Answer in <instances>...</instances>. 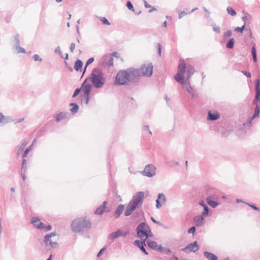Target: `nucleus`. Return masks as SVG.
I'll use <instances>...</instances> for the list:
<instances>
[{"instance_id":"obj_1","label":"nucleus","mask_w":260,"mask_h":260,"mask_svg":"<svg viewBox=\"0 0 260 260\" xmlns=\"http://www.w3.org/2000/svg\"><path fill=\"white\" fill-rule=\"evenodd\" d=\"M153 73V65L151 63L143 64L140 69L133 67L126 70H120L116 74L114 80L115 85H138L140 78L142 76L150 77Z\"/></svg>"},{"instance_id":"obj_2","label":"nucleus","mask_w":260,"mask_h":260,"mask_svg":"<svg viewBox=\"0 0 260 260\" xmlns=\"http://www.w3.org/2000/svg\"><path fill=\"white\" fill-rule=\"evenodd\" d=\"M195 70L190 64H187L182 59L178 66L177 73L174 76V79L181 85H186V89L192 98L198 96L196 90L190 85L189 79L194 74Z\"/></svg>"},{"instance_id":"obj_3","label":"nucleus","mask_w":260,"mask_h":260,"mask_svg":"<svg viewBox=\"0 0 260 260\" xmlns=\"http://www.w3.org/2000/svg\"><path fill=\"white\" fill-rule=\"evenodd\" d=\"M91 225L90 219L86 217H81L73 220L71 224V228L75 233L87 232L90 230Z\"/></svg>"},{"instance_id":"obj_4","label":"nucleus","mask_w":260,"mask_h":260,"mask_svg":"<svg viewBox=\"0 0 260 260\" xmlns=\"http://www.w3.org/2000/svg\"><path fill=\"white\" fill-rule=\"evenodd\" d=\"M88 80L92 83V86L96 88L102 87L105 84L106 79L103 72L98 68H94L92 71Z\"/></svg>"},{"instance_id":"obj_5","label":"nucleus","mask_w":260,"mask_h":260,"mask_svg":"<svg viewBox=\"0 0 260 260\" xmlns=\"http://www.w3.org/2000/svg\"><path fill=\"white\" fill-rule=\"evenodd\" d=\"M92 88V85L91 84L88 83V85L86 86L83 91V94H81L80 97L81 98V102L85 101V104L87 105L90 100V94Z\"/></svg>"},{"instance_id":"obj_6","label":"nucleus","mask_w":260,"mask_h":260,"mask_svg":"<svg viewBox=\"0 0 260 260\" xmlns=\"http://www.w3.org/2000/svg\"><path fill=\"white\" fill-rule=\"evenodd\" d=\"M144 198V192L143 191H138L133 196L132 200L130 201L133 205L138 207L141 206L143 204V200Z\"/></svg>"},{"instance_id":"obj_7","label":"nucleus","mask_w":260,"mask_h":260,"mask_svg":"<svg viewBox=\"0 0 260 260\" xmlns=\"http://www.w3.org/2000/svg\"><path fill=\"white\" fill-rule=\"evenodd\" d=\"M148 226V224L145 222L139 223L136 230L137 237L143 240V238L145 237L144 233L147 230Z\"/></svg>"},{"instance_id":"obj_8","label":"nucleus","mask_w":260,"mask_h":260,"mask_svg":"<svg viewBox=\"0 0 260 260\" xmlns=\"http://www.w3.org/2000/svg\"><path fill=\"white\" fill-rule=\"evenodd\" d=\"M260 101V80L256 79L255 81V97L252 101V104L258 105V103Z\"/></svg>"},{"instance_id":"obj_9","label":"nucleus","mask_w":260,"mask_h":260,"mask_svg":"<svg viewBox=\"0 0 260 260\" xmlns=\"http://www.w3.org/2000/svg\"><path fill=\"white\" fill-rule=\"evenodd\" d=\"M155 168L151 164L146 166L142 174L148 177H152L155 174Z\"/></svg>"},{"instance_id":"obj_10","label":"nucleus","mask_w":260,"mask_h":260,"mask_svg":"<svg viewBox=\"0 0 260 260\" xmlns=\"http://www.w3.org/2000/svg\"><path fill=\"white\" fill-rule=\"evenodd\" d=\"M199 249V245L197 241H195L191 243L187 244L184 248L182 249V250L186 253H188V250L189 252H196Z\"/></svg>"},{"instance_id":"obj_11","label":"nucleus","mask_w":260,"mask_h":260,"mask_svg":"<svg viewBox=\"0 0 260 260\" xmlns=\"http://www.w3.org/2000/svg\"><path fill=\"white\" fill-rule=\"evenodd\" d=\"M145 241H146V238H145V239L143 238V240H136L134 241V244H135V245H136V246L139 247L140 248V249L141 250V251L142 252H143L145 255H148V252L147 251V250H146V249L145 248V246H146Z\"/></svg>"},{"instance_id":"obj_12","label":"nucleus","mask_w":260,"mask_h":260,"mask_svg":"<svg viewBox=\"0 0 260 260\" xmlns=\"http://www.w3.org/2000/svg\"><path fill=\"white\" fill-rule=\"evenodd\" d=\"M220 117V115L217 111H208L207 115V120L209 121H215L218 120Z\"/></svg>"},{"instance_id":"obj_13","label":"nucleus","mask_w":260,"mask_h":260,"mask_svg":"<svg viewBox=\"0 0 260 260\" xmlns=\"http://www.w3.org/2000/svg\"><path fill=\"white\" fill-rule=\"evenodd\" d=\"M28 141L26 140H22L20 144H18L15 148L16 155L18 157L20 155L21 153L23 151L25 147L28 144Z\"/></svg>"},{"instance_id":"obj_14","label":"nucleus","mask_w":260,"mask_h":260,"mask_svg":"<svg viewBox=\"0 0 260 260\" xmlns=\"http://www.w3.org/2000/svg\"><path fill=\"white\" fill-rule=\"evenodd\" d=\"M31 223L34 226L38 229L42 230L44 226V224L41 222L38 217H33L31 220Z\"/></svg>"},{"instance_id":"obj_15","label":"nucleus","mask_w":260,"mask_h":260,"mask_svg":"<svg viewBox=\"0 0 260 260\" xmlns=\"http://www.w3.org/2000/svg\"><path fill=\"white\" fill-rule=\"evenodd\" d=\"M216 198V197L214 194L212 196H209L207 197L206 198L207 204L213 208L217 207L219 205V203L218 202L213 201V199H215Z\"/></svg>"},{"instance_id":"obj_16","label":"nucleus","mask_w":260,"mask_h":260,"mask_svg":"<svg viewBox=\"0 0 260 260\" xmlns=\"http://www.w3.org/2000/svg\"><path fill=\"white\" fill-rule=\"evenodd\" d=\"M88 80V78H86L85 80L83 81L82 84H81V86L80 88H76L74 93L72 95V98H75L76 97L80 92L81 91L83 92L84 89L85 88L86 86L88 85V83H87V81Z\"/></svg>"},{"instance_id":"obj_17","label":"nucleus","mask_w":260,"mask_h":260,"mask_svg":"<svg viewBox=\"0 0 260 260\" xmlns=\"http://www.w3.org/2000/svg\"><path fill=\"white\" fill-rule=\"evenodd\" d=\"M107 201L103 202L102 204L100 205L94 211V214L96 215H103L106 211V205Z\"/></svg>"},{"instance_id":"obj_18","label":"nucleus","mask_w":260,"mask_h":260,"mask_svg":"<svg viewBox=\"0 0 260 260\" xmlns=\"http://www.w3.org/2000/svg\"><path fill=\"white\" fill-rule=\"evenodd\" d=\"M137 207L133 205L132 203L130 202L127 204L126 209L124 211V216H128L132 214V213L135 211V210L136 209Z\"/></svg>"},{"instance_id":"obj_19","label":"nucleus","mask_w":260,"mask_h":260,"mask_svg":"<svg viewBox=\"0 0 260 260\" xmlns=\"http://www.w3.org/2000/svg\"><path fill=\"white\" fill-rule=\"evenodd\" d=\"M161 200L163 202H166L167 201V199L166 196L163 193H159L157 196V198L156 200V208L157 209H159L162 206V204L160 203V200Z\"/></svg>"},{"instance_id":"obj_20","label":"nucleus","mask_w":260,"mask_h":260,"mask_svg":"<svg viewBox=\"0 0 260 260\" xmlns=\"http://www.w3.org/2000/svg\"><path fill=\"white\" fill-rule=\"evenodd\" d=\"M102 64L104 66L112 67L113 65V59L112 56L106 55L103 57Z\"/></svg>"},{"instance_id":"obj_21","label":"nucleus","mask_w":260,"mask_h":260,"mask_svg":"<svg viewBox=\"0 0 260 260\" xmlns=\"http://www.w3.org/2000/svg\"><path fill=\"white\" fill-rule=\"evenodd\" d=\"M193 221L196 223L197 226H202L205 222V217H204L202 215L196 216L193 218Z\"/></svg>"},{"instance_id":"obj_22","label":"nucleus","mask_w":260,"mask_h":260,"mask_svg":"<svg viewBox=\"0 0 260 260\" xmlns=\"http://www.w3.org/2000/svg\"><path fill=\"white\" fill-rule=\"evenodd\" d=\"M124 208V205L122 204L119 205L114 212V216L115 218H118L122 214Z\"/></svg>"},{"instance_id":"obj_23","label":"nucleus","mask_w":260,"mask_h":260,"mask_svg":"<svg viewBox=\"0 0 260 260\" xmlns=\"http://www.w3.org/2000/svg\"><path fill=\"white\" fill-rule=\"evenodd\" d=\"M204 255L209 260H218V257L215 254L207 251L204 252Z\"/></svg>"},{"instance_id":"obj_24","label":"nucleus","mask_w":260,"mask_h":260,"mask_svg":"<svg viewBox=\"0 0 260 260\" xmlns=\"http://www.w3.org/2000/svg\"><path fill=\"white\" fill-rule=\"evenodd\" d=\"M83 63L80 59H78L76 60L74 64V69L77 71H80L82 68Z\"/></svg>"},{"instance_id":"obj_25","label":"nucleus","mask_w":260,"mask_h":260,"mask_svg":"<svg viewBox=\"0 0 260 260\" xmlns=\"http://www.w3.org/2000/svg\"><path fill=\"white\" fill-rule=\"evenodd\" d=\"M251 54H252V56L253 61L254 62H256L257 61V58L256 45L254 43L251 47Z\"/></svg>"},{"instance_id":"obj_26","label":"nucleus","mask_w":260,"mask_h":260,"mask_svg":"<svg viewBox=\"0 0 260 260\" xmlns=\"http://www.w3.org/2000/svg\"><path fill=\"white\" fill-rule=\"evenodd\" d=\"M70 106L72 107V108L70 109L72 114H75L78 111L79 106L77 103H71L70 104Z\"/></svg>"},{"instance_id":"obj_27","label":"nucleus","mask_w":260,"mask_h":260,"mask_svg":"<svg viewBox=\"0 0 260 260\" xmlns=\"http://www.w3.org/2000/svg\"><path fill=\"white\" fill-rule=\"evenodd\" d=\"M147 245L149 248L153 250H155L157 244L156 242L149 239L147 240Z\"/></svg>"},{"instance_id":"obj_28","label":"nucleus","mask_w":260,"mask_h":260,"mask_svg":"<svg viewBox=\"0 0 260 260\" xmlns=\"http://www.w3.org/2000/svg\"><path fill=\"white\" fill-rule=\"evenodd\" d=\"M259 113H260V107H259V105H256V106H255V109L254 110V113H253L252 116H251V119H253L256 117H258L259 116Z\"/></svg>"},{"instance_id":"obj_29","label":"nucleus","mask_w":260,"mask_h":260,"mask_svg":"<svg viewBox=\"0 0 260 260\" xmlns=\"http://www.w3.org/2000/svg\"><path fill=\"white\" fill-rule=\"evenodd\" d=\"M36 140L35 139L32 142V144L30 145L29 147H28L23 152V153L22 154V158H25L27 157L28 153L29 152V151L31 150L32 149V145L34 144V143H35Z\"/></svg>"},{"instance_id":"obj_30","label":"nucleus","mask_w":260,"mask_h":260,"mask_svg":"<svg viewBox=\"0 0 260 260\" xmlns=\"http://www.w3.org/2000/svg\"><path fill=\"white\" fill-rule=\"evenodd\" d=\"M66 117V114L62 112H59L58 114H56L55 116V120L57 122H59L62 119H63Z\"/></svg>"},{"instance_id":"obj_31","label":"nucleus","mask_w":260,"mask_h":260,"mask_svg":"<svg viewBox=\"0 0 260 260\" xmlns=\"http://www.w3.org/2000/svg\"><path fill=\"white\" fill-rule=\"evenodd\" d=\"M235 39L234 38H231L226 43V47L228 49H233L234 47Z\"/></svg>"},{"instance_id":"obj_32","label":"nucleus","mask_w":260,"mask_h":260,"mask_svg":"<svg viewBox=\"0 0 260 260\" xmlns=\"http://www.w3.org/2000/svg\"><path fill=\"white\" fill-rule=\"evenodd\" d=\"M94 60V57H90L86 61V63H85V68H84V71H83V74H82V76H83L84 74L86 72V68L91 63H92Z\"/></svg>"},{"instance_id":"obj_33","label":"nucleus","mask_w":260,"mask_h":260,"mask_svg":"<svg viewBox=\"0 0 260 260\" xmlns=\"http://www.w3.org/2000/svg\"><path fill=\"white\" fill-rule=\"evenodd\" d=\"M144 234H145V237H146L145 238L146 239L147 238L152 237L153 236V234L151 232V229L149 226H148L147 230L145 231V232L144 233Z\"/></svg>"},{"instance_id":"obj_34","label":"nucleus","mask_w":260,"mask_h":260,"mask_svg":"<svg viewBox=\"0 0 260 260\" xmlns=\"http://www.w3.org/2000/svg\"><path fill=\"white\" fill-rule=\"evenodd\" d=\"M226 11L228 13L232 16H235L237 14L236 11L231 7H228Z\"/></svg>"},{"instance_id":"obj_35","label":"nucleus","mask_w":260,"mask_h":260,"mask_svg":"<svg viewBox=\"0 0 260 260\" xmlns=\"http://www.w3.org/2000/svg\"><path fill=\"white\" fill-rule=\"evenodd\" d=\"M99 19L104 25H110L111 24L109 20L105 17H100Z\"/></svg>"},{"instance_id":"obj_36","label":"nucleus","mask_w":260,"mask_h":260,"mask_svg":"<svg viewBox=\"0 0 260 260\" xmlns=\"http://www.w3.org/2000/svg\"><path fill=\"white\" fill-rule=\"evenodd\" d=\"M27 169V165H26V160L24 158L22 159V164H21V171L24 172H26Z\"/></svg>"},{"instance_id":"obj_37","label":"nucleus","mask_w":260,"mask_h":260,"mask_svg":"<svg viewBox=\"0 0 260 260\" xmlns=\"http://www.w3.org/2000/svg\"><path fill=\"white\" fill-rule=\"evenodd\" d=\"M210 209L208 206H206L204 208L203 211L201 213V215L204 217H206L208 216L209 213Z\"/></svg>"},{"instance_id":"obj_38","label":"nucleus","mask_w":260,"mask_h":260,"mask_svg":"<svg viewBox=\"0 0 260 260\" xmlns=\"http://www.w3.org/2000/svg\"><path fill=\"white\" fill-rule=\"evenodd\" d=\"M14 37V40L15 41V47H18L20 44V41H19V35L18 34H16Z\"/></svg>"},{"instance_id":"obj_39","label":"nucleus","mask_w":260,"mask_h":260,"mask_svg":"<svg viewBox=\"0 0 260 260\" xmlns=\"http://www.w3.org/2000/svg\"><path fill=\"white\" fill-rule=\"evenodd\" d=\"M9 117L6 118V117L2 113H0V122H4L5 123H8V120L7 119Z\"/></svg>"},{"instance_id":"obj_40","label":"nucleus","mask_w":260,"mask_h":260,"mask_svg":"<svg viewBox=\"0 0 260 260\" xmlns=\"http://www.w3.org/2000/svg\"><path fill=\"white\" fill-rule=\"evenodd\" d=\"M50 239H51L50 237H49V236L48 234H46L45 236L44 242L46 246H48L49 242H50V240H51Z\"/></svg>"},{"instance_id":"obj_41","label":"nucleus","mask_w":260,"mask_h":260,"mask_svg":"<svg viewBox=\"0 0 260 260\" xmlns=\"http://www.w3.org/2000/svg\"><path fill=\"white\" fill-rule=\"evenodd\" d=\"M126 6L129 10L134 11L135 9L134 8V6L132 3L130 1H127Z\"/></svg>"},{"instance_id":"obj_42","label":"nucleus","mask_w":260,"mask_h":260,"mask_svg":"<svg viewBox=\"0 0 260 260\" xmlns=\"http://www.w3.org/2000/svg\"><path fill=\"white\" fill-rule=\"evenodd\" d=\"M118 238V236L116 234V232H112L109 235V238L112 240H114L116 238Z\"/></svg>"},{"instance_id":"obj_43","label":"nucleus","mask_w":260,"mask_h":260,"mask_svg":"<svg viewBox=\"0 0 260 260\" xmlns=\"http://www.w3.org/2000/svg\"><path fill=\"white\" fill-rule=\"evenodd\" d=\"M15 49L18 53H25V49L24 48L21 47L20 45L18 47H16Z\"/></svg>"},{"instance_id":"obj_44","label":"nucleus","mask_w":260,"mask_h":260,"mask_svg":"<svg viewBox=\"0 0 260 260\" xmlns=\"http://www.w3.org/2000/svg\"><path fill=\"white\" fill-rule=\"evenodd\" d=\"M245 203L248 206H249L252 209H253V210H256V211H258L259 210V209L257 206H256L255 205L252 204H250V203Z\"/></svg>"},{"instance_id":"obj_45","label":"nucleus","mask_w":260,"mask_h":260,"mask_svg":"<svg viewBox=\"0 0 260 260\" xmlns=\"http://www.w3.org/2000/svg\"><path fill=\"white\" fill-rule=\"evenodd\" d=\"M196 226H192L190 227L189 229H188V230H187V233L188 234H192L193 235H194V233L196 232Z\"/></svg>"},{"instance_id":"obj_46","label":"nucleus","mask_w":260,"mask_h":260,"mask_svg":"<svg viewBox=\"0 0 260 260\" xmlns=\"http://www.w3.org/2000/svg\"><path fill=\"white\" fill-rule=\"evenodd\" d=\"M54 52H55V53H58L60 55V56H61V57L63 58V55L62 54V52L60 50V48L59 46H57L55 48V49L54 50Z\"/></svg>"},{"instance_id":"obj_47","label":"nucleus","mask_w":260,"mask_h":260,"mask_svg":"<svg viewBox=\"0 0 260 260\" xmlns=\"http://www.w3.org/2000/svg\"><path fill=\"white\" fill-rule=\"evenodd\" d=\"M156 48L157 49L158 54L159 56H161V45L160 43H157L156 45Z\"/></svg>"},{"instance_id":"obj_48","label":"nucleus","mask_w":260,"mask_h":260,"mask_svg":"<svg viewBox=\"0 0 260 260\" xmlns=\"http://www.w3.org/2000/svg\"><path fill=\"white\" fill-rule=\"evenodd\" d=\"M241 73L245 76H246L247 78H251V74L249 72H247V71L243 70L241 71Z\"/></svg>"},{"instance_id":"obj_49","label":"nucleus","mask_w":260,"mask_h":260,"mask_svg":"<svg viewBox=\"0 0 260 260\" xmlns=\"http://www.w3.org/2000/svg\"><path fill=\"white\" fill-rule=\"evenodd\" d=\"M242 19L244 21V23H245L247 20L250 21L251 20V16L250 15L244 16L242 17Z\"/></svg>"},{"instance_id":"obj_50","label":"nucleus","mask_w":260,"mask_h":260,"mask_svg":"<svg viewBox=\"0 0 260 260\" xmlns=\"http://www.w3.org/2000/svg\"><path fill=\"white\" fill-rule=\"evenodd\" d=\"M58 245L57 242H52L51 240L49 242L48 246H50L52 248H55Z\"/></svg>"},{"instance_id":"obj_51","label":"nucleus","mask_w":260,"mask_h":260,"mask_svg":"<svg viewBox=\"0 0 260 260\" xmlns=\"http://www.w3.org/2000/svg\"><path fill=\"white\" fill-rule=\"evenodd\" d=\"M164 247H163L161 245H157V247L155 249V250L157 251H159L161 253H164V252L163 251L164 250Z\"/></svg>"},{"instance_id":"obj_52","label":"nucleus","mask_w":260,"mask_h":260,"mask_svg":"<svg viewBox=\"0 0 260 260\" xmlns=\"http://www.w3.org/2000/svg\"><path fill=\"white\" fill-rule=\"evenodd\" d=\"M32 58L35 61H39L40 62H41L43 60L42 58H40L39 55L38 54H35L33 56Z\"/></svg>"},{"instance_id":"obj_53","label":"nucleus","mask_w":260,"mask_h":260,"mask_svg":"<svg viewBox=\"0 0 260 260\" xmlns=\"http://www.w3.org/2000/svg\"><path fill=\"white\" fill-rule=\"evenodd\" d=\"M106 248L105 247H104L102 249H101L96 255L97 257H100V256L102 255L103 253L106 250Z\"/></svg>"},{"instance_id":"obj_54","label":"nucleus","mask_w":260,"mask_h":260,"mask_svg":"<svg viewBox=\"0 0 260 260\" xmlns=\"http://www.w3.org/2000/svg\"><path fill=\"white\" fill-rule=\"evenodd\" d=\"M248 26H249V25L247 24L246 22H245V23H244L243 25L241 27H240V28H241L242 31L243 32V31L244 30L248 29Z\"/></svg>"},{"instance_id":"obj_55","label":"nucleus","mask_w":260,"mask_h":260,"mask_svg":"<svg viewBox=\"0 0 260 260\" xmlns=\"http://www.w3.org/2000/svg\"><path fill=\"white\" fill-rule=\"evenodd\" d=\"M213 30L215 31L218 34L220 33V28L219 26H213Z\"/></svg>"},{"instance_id":"obj_56","label":"nucleus","mask_w":260,"mask_h":260,"mask_svg":"<svg viewBox=\"0 0 260 260\" xmlns=\"http://www.w3.org/2000/svg\"><path fill=\"white\" fill-rule=\"evenodd\" d=\"M223 34L228 38H230L232 35V30H228L226 31L223 32Z\"/></svg>"},{"instance_id":"obj_57","label":"nucleus","mask_w":260,"mask_h":260,"mask_svg":"<svg viewBox=\"0 0 260 260\" xmlns=\"http://www.w3.org/2000/svg\"><path fill=\"white\" fill-rule=\"evenodd\" d=\"M163 251L164 252L163 253H165L168 255L172 253L171 250L170 248H168L166 247H164Z\"/></svg>"},{"instance_id":"obj_58","label":"nucleus","mask_w":260,"mask_h":260,"mask_svg":"<svg viewBox=\"0 0 260 260\" xmlns=\"http://www.w3.org/2000/svg\"><path fill=\"white\" fill-rule=\"evenodd\" d=\"M43 229L45 230V231H50L52 229V226L50 224L48 225H44V226L43 228Z\"/></svg>"},{"instance_id":"obj_59","label":"nucleus","mask_w":260,"mask_h":260,"mask_svg":"<svg viewBox=\"0 0 260 260\" xmlns=\"http://www.w3.org/2000/svg\"><path fill=\"white\" fill-rule=\"evenodd\" d=\"M187 13L184 11H181L178 15L179 19H181L183 16L186 15Z\"/></svg>"},{"instance_id":"obj_60","label":"nucleus","mask_w":260,"mask_h":260,"mask_svg":"<svg viewBox=\"0 0 260 260\" xmlns=\"http://www.w3.org/2000/svg\"><path fill=\"white\" fill-rule=\"evenodd\" d=\"M199 205L201 206L202 207L205 208L206 206H208L205 203V202L203 200H200L199 202Z\"/></svg>"},{"instance_id":"obj_61","label":"nucleus","mask_w":260,"mask_h":260,"mask_svg":"<svg viewBox=\"0 0 260 260\" xmlns=\"http://www.w3.org/2000/svg\"><path fill=\"white\" fill-rule=\"evenodd\" d=\"M151 220L155 223L158 224L159 225H161L162 224L158 221L156 220L153 217H151Z\"/></svg>"},{"instance_id":"obj_62","label":"nucleus","mask_w":260,"mask_h":260,"mask_svg":"<svg viewBox=\"0 0 260 260\" xmlns=\"http://www.w3.org/2000/svg\"><path fill=\"white\" fill-rule=\"evenodd\" d=\"M75 48V44L74 43H72L70 45V51L72 52H73Z\"/></svg>"},{"instance_id":"obj_63","label":"nucleus","mask_w":260,"mask_h":260,"mask_svg":"<svg viewBox=\"0 0 260 260\" xmlns=\"http://www.w3.org/2000/svg\"><path fill=\"white\" fill-rule=\"evenodd\" d=\"M143 129L145 131H148L149 133L151 135H152L151 131L149 129V127L148 125H144L143 126Z\"/></svg>"},{"instance_id":"obj_64","label":"nucleus","mask_w":260,"mask_h":260,"mask_svg":"<svg viewBox=\"0 0 260 260\" xmlns=\"http://www.w3.org/2000/svg\"><path fill=\"white\" fill-rule=\"evenodd\" d=\"M116 234L118 236V237H120V236H122V230H121V229H118L116 231Z\"/></svg>"}]
</instances>
